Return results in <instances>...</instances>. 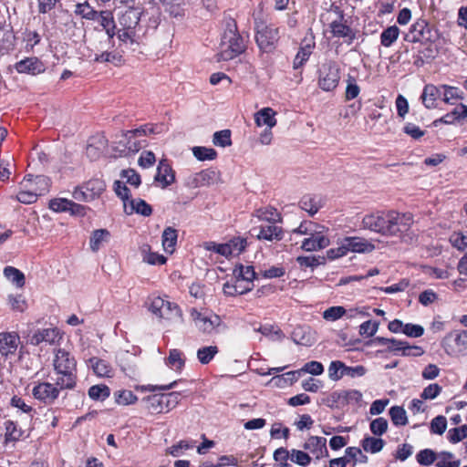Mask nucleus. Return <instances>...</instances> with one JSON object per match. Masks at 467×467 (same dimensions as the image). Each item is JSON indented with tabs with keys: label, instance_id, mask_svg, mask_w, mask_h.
I'll use <instances>...</instances> for the list:
<instances>
[{
	"label": "nucleus",
	"instance_id": "61",
	"mask_svg": "<svg viewBox=\"0 0 467 467\" xmlns=\"http://www.w3.org/2000/svg\"><path fill=\"white\" fill-rule=\"evenodd\" d=\"M213 142L215 146L227 147L232 145L231 130H223L213 134Z\"/></svg>",
	"mask_w": 467,
	"mask_h": 467
},
{
	"label": "nucleus",
	"instance_id": "34",
	"mask_svg": "<svg viewBox=\"0 0 467 467\" xmlns=\"http://www.w3.org/2000/svg\"><path fill=\"white\" fill-rule=\"evenodd\" d=\"M275 111L271 108H264L254 114V121L257 126H267L272 129L276 125V119L275 118Z\"/></svg>",
	"mask_w": 467,
	"mask_h": 467
},
{
	"label": "nucleus",
	"instance_id": "4",
	"mask_svg": "<svg viewBox=\"0 0 467 467\" xmlns=\"http://www.w3.org/2000/svg\"><path fill=\"white\" fill-rule=\"evenodd\" d=\"M414 223V217L410 213H400L389 210L387 218L386 236L403 239Z\"/></svg>",
	"mask_w": 467,
	"mask_h": 467
},
{
	"label": "nucleus",
	"instance_id": "51",
	"mask_svg": "<svg viewBox=\"0 0 467 467\" xmlns=\"http://www.w3.org/2000/svg\"><path fill=\"white\" fill-rule=\"evenodd\" d=\"M346 82L345 100L349 101L355 99L360 93V87L357 83L356 77L348 74Z\"/></svg>",
	"mask_w": 467,
	"mask_h": 467
},
{
	"label": "nucleus",
	"instance_id": "33",
	"mask_svg": "<svg viewBox=\"0 0 467 467\" xmlns=\"http://www.w3.org/2000/svg\"><path fill=\"white\" fill-rule=\"evenodd\" d=\"M161 132V125L154 123H146L140 127L133 130H129L124 132V136L128 139L148 136L150 134H159Z\"/></svg>",
	"mask_w": 467,
	"mask_h": 467
},
{
	"label": "nucleus",
	"instance_id": "16",
	"mask_svg": "<svg viewBox=\"0 0 467 467\" xmlns=\"http://www.w3.org/2000/svg\"><path fill=\"white\" fill-rule=\"evenodd\" d=\"M20 337L16 332H0V356L9 358L17 350Z\"/></svg>",
	"mask_w": 467,
	"mask_h": 467
},
{
	"label": "nucleus",
	"instance_id": "19",
	"mask_svg": "<svg viewBox=\"0 0 467 467\" xmlns=\"http://www.w3.org/2000/svg\"><path fill=\"white\" fill-rule=\"evenodd\" d=\"M308 235L309 237L305 238L301 244V248L306 252L322 250L330 244L329 238L323 232L314 229Z\"/></svg>",
	"mask_w": 467,
	"mask_h": 467
},
{
	"label": "nucleus",
	"instance_id": "13",
	"mask_svg": "<svg viewBox=\"0 0 467 467\" xmlns=\"http://www.w3.org/2000/svg\"><path fill=\"white\" fill-rule=\"evenodd\" d=\"M389 211H376L366 214L361 222L363 229L386 236Z\"/></svg>",
	"mask_w": 467,
	"mask_h": 467
},
{
	"label": "nucleus",
	"instance_id": "24",
	"mask_svg": "<svg viewBox=\"0 0 467 467\" xmlns=\"http://www.w3.org/2000/svg\"><path fill=\"white\" fill-rule=\"evenodd\" d=\"M56 379L54 382L63 390H73L77 387L78 373L65 369H54Z\"/></svg>",
	"mask_w": 467,
	"mask_h": 467
},
{
	"label": "nucleus",
	"instance_id": "1",
	"mask_svg": "<svg viewBox=\"0 0 467 467\" xmlns=\"http://www.w3.org/2000/svg\"><path fill=\"white\" fill-rule=\"evenodd\" d=\"M224 30L222 36L221 51L218 54V60H232L246 50L244 37L238 30L237 22L232 16H224Z\"/></svg>",
	"mask_w": 467,
	"mask_h": 467
},
{
	"label": "nucleus",
	"instance_id": "49",
	"mask_svg": "<svg viewBox=\"0 0 467 467\" xmlns=\"http://www.w3.org/2000/svg\"><path fill=\"white\" fill-rule=\"evenodd\" d=\"M88 393L91 400L103 401L109 397L110 389L105 384H98L91 386Z\"/></svg>",
	"mask_w": 467,
	"mask_h": 467
},
{
	"label": "nucleus",
	"instance_id": "17",
	"mask_svg": "<svg viewBox=\"0 0 467 467\" xmlns=\"http://www.w3.org/2000/svg\"><path fill=\"white\" fill-rule=\"evenodd\" d=\"M21 182L22 186H26L31 192L36 194V198L49 191V180L43 175L33 176L29 174L25 176Z\"/></svg>",
	"mask_w": 467,
	"mask_h": 467
},
{
	"label": "nucleus",
	"instance_id": "23",
	"mask_svg": "<svg viewBox=\"0 0 467 467\" xmlns=\"http://www.w3.org/2000/svg\"><path fill=\"white\" fill-rule=\"evenodd\" d=\"M303 448L309 451L317 460L328 456L327 439L319 436H310Z\"/></svg>",
	"mask_w": 467,
	"mask_h": 467
},
{
	"label": "nucleus",
	"instance_id": "46",
	"mask_svg": "<svg viewBox=\"0 0 467 467\" xmlns=\"http://www.w3.org/2000/svg\"><path fill=\"white\" fill-rule=\"evenodd\" d=\"M4 275L17 287H23L25 285L26 277L24 273L14 266H5L4 268Z\"/></svg>",
	"mask_w": 467,
	"mask_h": 467
},
{
	"label": "nucleus",
	"instance_id": "58",
	"mask_svg": "<svg viewBox=\"0 0 467 467\" xmlns=\"http://www.w3.org/2000/svg\"><path fill=\"white\" fill-rule=\"evenodd\" d=\"M437 459V453L431 449L420 450L416 454V460L420 465L429 466L435 462Z\"/></svg>",
	"mask_w": 467,
	"mask_h": 467
},
{
	"label": "nucleus",
	"instance_id": "31",
	"mask_svg": "<svg viewBox=\"0 0 467 467\" xmlns=\"http://www.w3.org/2000/svg\"><path fill=\"white\" fill-rule=\"evenodd\" d=\"M124 209L127 214H132L133 213H136L142 216L148 217L152 213V207L140 198H131L129 201V206L127 203H125Z\"/></svg>",
	"mask_w": 467,
	"mask_h": 467
},
{
	"label": "nucleus",
	"instance_id": "14",
	"mask_svg": "<svg viewBox=\"0 0 467 467\" xmlns=\"http://www.w3.org/2000/svg\"><path fill=\"white\" fill-rule=\"evenodd\" d=\"M3 445L5 447H15L16 444L27 438L26 430L19 426L18 422L13 420H6L3 423Z\"/></svg>",
	"mask_w": 467,
	"mask_h": 467
},
{
	"label": "nucleus",
	"instance_id": "60",
	"mask_svg": "<svg viewBox=\"0 0 467 467\" xmlns=\"http://www.w3.org/2000/svg\"><path fill=\"white\" fill-rule=\"evenodd\" d=\"M10 405L29 415L31 419L33 418L35 409L31 405L26 403V401L21 397L14 395L10 400Z\"/></svg>",
	"mask_w": 467,
	"mask_h": 467
},
{
	"label": "nucleus",
	"instance_id": "30",
	"mask_svg": "<svg viewBox=\"0 0 467 467\" xmlns=\"http://www.w3.org/2000/svg\"><path fill=\"white\" fill-rule=\"evenodd\" d=\"M259 221H265L269 223H281L282 214L276 208L271 205L260 207L254 211V214Z\"/></svg>",
	"mask_w": 467,
	"mask_h": 467
},
{
	"label": "nucleus",
	"instance_id": "18",
	"mask_svg": "<svg viewBox=\"0 0 467 467\" xmlns=\"http://www.w3.org/2000/svg\"><path fill=\"white\" fill-rule=\"evenodd\" d=\"M54 369H67L71 372H77V360L72 353L64 348H58L55 352L53 359Z\"/></svg>",
	"mask_w": 467,
	"mask_h": 467
},
{
	"label": "nucleus",
	"instance_id": "11",
	"mask_svg": "<svg viewBox=\"0 0 467 467\" xmlns=\"http://www.w3.org/2000/svg\"><path fill=\"white\" fill-rule=\"evenodd\" d=\"M189 313L195 327L203 335H212L223 323L221 317L215 313L207 316L195 307H192Z\"/></svg>",
	"mask_w": 467,
	"mask_h": 467
},
{
	"label": "nucleus",
	"instance_id": "10",
	"mask_svg": "<svg viewBox=\"0 0 467 467\" xmlns=\"http://www.w3.org/2000/svg\"><path fill=\"white\" fill-rule=\"evenodd\" d=\"M331 10L337 16V19L329 24L332 36L334 37L343 38L345 43L351 45L357 37L356 31L347 24L344 11L339 6L332 5Z\"/></svg>",
	"mask_w": 467,
	"mask_h": 467
},
{
	"label": "nucleus",
	"instance_id": "20",
	"mask_svg": "<svg viewBox=\"0 0 467 467\" xmlns=\"http://www.w3.org/2000/svg\"><path fill=\"white\" fill-rule=\"evenodd\" d=\"M154 181L157 182L162 189L167 188L171 184H172L175 181V172L172 170L171 164L168 160L162 159L159 161L157 171L154 176Z\"/></svg>",
	"mask_w": 467,
	"mask_h": 467
},
{
	"label": "nucleus",
	"instance_id": "28",
	"mask_svg": "<svg viewBox=\"0 0 467 467\" xmlns=\"http://www.w3.org/2000/svg\"><path fill=\"white\" fill-rule=\"evenodd\" d=\"M259 240L266 241H281L284 238V230L276 223H269L268 225H261L257 234Z\"/></svg>",
	"mask_w": 467,
	"mask_h": 467
},
{
	"label": "nucleus",
	"instance_id": "55",
	"mask_svg": "<svg viewBox=\"0 0 467 467\" xmlns=\"http://www.w3.org/2000/svg\"><path fill=\"white\" fill-rule=\"evenodd\" d=\"M234 275L246 283H253L254 279L256 277V273L254 272V267L251 265L244 266L243 265H239L234 268Z\"/></svg>",
	"mask_w": 467,
	"mask_h": 467
},
{
	"label": "nucleus",
	"instance_id": "9",
	"mask_svg": "<svg viewBox=\"0 0 467 467\" xmlns=\"http://www.w3.org/2000/svg\"><path fill=\"white\" fill-rule=\"evenodd\" d=\"M106 190V183L102 179L93 178L74 189L72 196L81 202H91L100 197Z\"/></svg>",
	"mask_w": 467,
	"mask_h": 467
},
{
	"label": "nucleus",
	"instance_id": "41",
	"mask_svg": "<svg viewBox=\"0 0 467 467\" xmlns=\"http://www.w3.org/2000/svg\"><path fill=\"white\" fill-rule=\"evenodd\" d=\"M216 175L217 173L214 170H202L195 174L193 178V183L196 187L209 186L214 183Z\"/></svg>",
	"mask_w": 467,
	"mask_h": 467
},
{
	"label": "nucleus",
	"instance_id": "22",
	"mask_svg": "<svg viewBox=\"0 0 467 467\" xmlns=\"http://www.w3.org/2000/svg\"><path fill=\"white\" fill-rule=\"evenodd\" d=\"M16 70L20 74L38 75L46 70L44 63L36 57H26L15 64Z\"/></svg>",
	"mask_w": 467,
	"mask_h": 467
},
{
	"label": "nucleus",
	"instance_id": "59",
	"mask_svg": "<svg viewBox=\"0 0 467 467\" xmlns=\"http://www.w3.org/2000/svg\"><path fill=\"white\" fill-rule=\"evenodd\" d=\"M467 438V425H462L461 427L450 429L447 434L448 441L456 444Z\"/></svg>",
	"mask_w": 467,
	"mask_h": 467
},
{
	"label": "nucleus",
	"instance_id": "32",
	"mask_svg": "<svg viewBox=\"0 0 467 467\" xmlns=\"http://www.w3.org/2000/svg\"><path fill=\"white\" fill-rule=\"evenodd\" d=\"M441 88V101H443L446 104L456 105L458 101H461L464 99L463 91L458 87L442 84Z\"/></svg>",
	"mask_w": 467,
	"mask_h": 467
},
{
	"label": "nucleus",
	"instance_id": "27",
	"mask_svg": "<svg viewBox=\"0 0 467 467\" xmlns=\"http://www.w3.org/2000/svg\"><path fill=\"white\" fill-rule=\"evenodd\" d=\"M144 409L151 415L167 413L163 394H152L142 399Z\"/></svg>",
	"mask_w": 467,
	"mask_h": 467
},
{
	"label": "nucleus",
	"instance_id": "42",
	"mask_svg": "<svg viewBox=\"0 0 467 467\" xmlns=\"http://www.w3.org/2000/svg\"><path fill=\"white\" fill-rule=\"evenodd\" d=\"M109 236L110 234L107 229H98L93 231L89 239V246L92 252H98L102 244L109 240Z\"/></svg>",
	"mask_w": 467,
	"mask_h": 467
},
{
	"label": "nucleus",
	"instance_id": "5",
	"mask_svg": "<svg viewBox=\"0 0 467 467\" xmlns=\"http://www.w3.org/2000/svg\"><path fill=\"white\" fill-rule=\"evenodd\" d=\"M29 386H32L31 395L33 399L44 406L55 404L62 392L55 382L52 383L43 379L33 380Z\"/></svg>",
	"mask_w": 467,
	"mask_h": 467
},
{
	"label": "nucleus",
	"instance_id": "53",
	"mask_svg": "<svg viewBox=\"0 0 467 467\" xmlns=\"http://www.w3.org/2000/svg\"><path fill=\"white\" fill-rule=\"evenodd\" d=\"M389 413L395 426H405L408 423L406 410L403 407L393 406L389 409Z\"/></svg>",
	"mask_w": 467,
	"mask_h": 467
},
{
	"label": "nucleus",
	"instance_id": "56",
	"mask_svg": "<svg viewBox=\"0 0 467 467\" xmlns=\"http://www.w3.org/2000/svg\"><path fill=\"white\" fill-rule=\"evenodd\" d=\"M167 364L172 368L181 370L185 365L182 352L176 348L171 349L167 358Z\"/></svg>",
	"mask_w": 467,
	"mask_h": 467
},
{
	"label": "nucleus",
	"instance_id": "47",
	"mask_svg": "<svg viewBox=\"0 0 467 467\" xmlns=\"http://www.w3.org/2000/svg\"><path fill=\"white\" fill-rule=\"evenodd\" d=\"M400 28L397 26H388L380 34V44L385 47H391L400 36Z\"/></svg>",
	"mask_w": 467,
	"mask_h": 467
},
{
	"label": "nucleus",
	"instance_id": "12",
	"mask_svg": "<svg viewBox=\"0 0 467 467\" xmlns=\"http://www.w3.org/2000/svg\"><path fill=\"white\" fill-rule=\"evenodd\" d=\"M340 80V69L335 61L322 66L318 71V87L324 91L335 90Z\"/></svg>",
	"mask_w": 467,
	"mask_h": 467
},
{
	"label": "nucleus",
	"instance_id": "39",
	"mask_svg": "<svg viewBox=\"0 0 467 467\" xmlns=\"http://www.w3.org/2000/svg\"><path fill=\"white\" fill-rule=\"evenodd\" d=\"M299 205L302 210L307 212L310 215L316 214L322 207L321 199L310 194L304 195L299 202Z\"/></svg>",
	"mask_w": 467,
	"mask_h": 467
},
{
	"label": "nucleus",
	"instance_id": "50",
	"mask_svg": "<svg viewBox=\"0 0 467 467\" xmlns=\"http://www.w3.org/2000/svg\"><path fill=\"white\" fill-rule=\"evenodd\" d=\"M218 352L219 348L217 346L202 347L197 350V358L201 364L207 365L213 359Z\"/></svg>",
	"mask_w": 467,
	"mask_h": 467
},
{
	"label": "nucleus",
	"instance_id": "25",
	"mask_svg": "<svg viewBox=\"0 0 467 467\" xmlns=\"http://www.w3.org/2000/svg\"><path fill=\"white\" fill-rule=\"evenodd\" d=\"M344 239L348 252L366 254L375 249V245L363 237L347 236Z\"/></svg>",
	"mask_w": 467,
	"mask_h": 467
},
{
	"label": "nucleus",
	"instance_id": "62",
	"mask_svg": "<svg viewBox=\"0 0 467 467\" xmlns=\"http://www.w3.org/2000/svg\"><path fill=\"white\" fill-rule=\"evenodd\" d=\"M345 453L352 459V465L355 466L358 462L359 463H367L368 458L366 454H364L360 448L358 447H348L345 450Z\"/></svg>",
	"mask_w": 467,
	"mask_h": 467
},
{
	"label": "nucleus",
	"instance_id": "2",
	"mask_svg": "<svg viewBox=\"0 0 467 467\" xmlns=\"http://www.w3.org/2000/svg\"><path fill=\"white\" fill-rule=\"evenodd\" d=\"M254 39L263 53H273L280 40V28L273 23H267L263 17H254Z\"/></svg>",
	"mask_w": 467,
	"mask_h": 467
},
{
	"label": "nucleus",
	"instance_id": "3",
	"mask_svg": "<svg viewBox=\"0 0 467 467\" xmlns=\"http://www.w3.org/2000/svg\"><path fill=\"white\" fill-rule=\"evenodd\" d=\"M147 306L148 310L161 322L171 323L182 319V311L179 305L161 296L149 297Z\"/></svg>",
	"mask_w": 467,
	"mask_h": 467
},
{
	"label": "nucleus",
	"instance_id": "21",
	"mask_svg": "<svg viewBox=\"0 0 467 467\" xmlns=\"http://www.w3.org/2000/svg\"><path fill=\"white\" fill-rule=\"evenodd\" d=\"M442 88L441 85L426 84L423 87L420 99L423 106L428 109H433L438 107V100H441Z\"/></svg>",
	"mask_w": 467,
	"mask_h": 467
},
{
	"label": "nucleus",
	"instance_id": "64",
	"mask_svg": "<svg viewBox=\"0 0 467 467\" xmlns=\"http://www.w3.org/2000/svg\"><path fill=\"white\" fill-rule=\"evenodd\" d=\"M450 242L454 248L459 251H464L467 249V233H453L450 237Z\"/></svg>",
	"mask_w": 467,
	"mask_h": 467
},
{
	"label": "nucleus",
	"instance_id": "7",
	"mask_svg": "<svg viewBox=\"0 0 467 467\" xmlns=\"http://www.w3.org/2000/svg\"><path fill=\"white\" fill-rule=\"evenodd\" d=\"M362 393L358 389L336 390L322 399V404L334 410L344 408L348 404L359 403Z\"/></svg>",
	"mask_w": 467,
	"mask_h": 467
},
{
	"label": "nucleus",
	"instance_id": "35",
	"mask_svg": "<svg viewBox=\"0 0 467 467\" xmlns=\"http://www.w3.org/2000/svg\"><path fill=\"white\" fill-rule=\"evenodd\" d=\"M98 12L99 11L96 10L87 0L83 2H78L74 8V14L76 16H80L82 19L88 21H97Z\"/></svg>",
	"mask_w": 467,
	"mask_h": 467
},
{
	"label": "nucleus",
	"instance_id": "6",
	"mask_svg": "<svg viewBox=\"0 0 467 467\" xmlns=\"http://www.w3.org/2000/svg\"><path fill=\"white\" fill-rule=\"evenodd\" d=\"M54 24L74 41L84 36V29L74 19L73 15L65 8L59 9L54 14Z\"/></svg>",
	"mask_w": 467,
	"mask_h": 467
},
{
	"label": "nucleus",
	"instance_id": "15",
	"mask_svg": "<svg viewBox=\"0 0 467 467\" xmlns=\"http://www.w3.org/2000/svg\"><path fill=\"white\" fill-rule=\"evenodd\" d=\"M61 339L62 334L57 327H48L35 331L29 337V343L33 346H38L43 342L55 345Z\"/></svg>",
	"mask_w": 467,
	"mask_h": 467
},
{
	"label": "nucleus",
	"instance_id": "26",
	"mask_svg": "<svg viewBox=\"0 0 467 467\" xmlns=\"http://www.w3.org/2000/svg\"><path fill=\"white\" fill-rule=\"evenodd\" d=\"M314 39H304L293 61V68H301L309 59L315 48Z\"/></svg>",
	"mask_w": 467,
	"mask_h": 467
},
{
	"label": "nucleus",
	"instance_id": "36",
	"mask_svg": "<svg viewBox=\"0 0 467 467\" xmlns=\"http://www.w3.org/2000/svg\"><path fill=\"white\" fill-rule=\"evenodd\" d=\"M15 35L11 26H0V52L7 53L14 48Z\"/></svg>",
	"mask_w": 467,
	"mask_h": 467
},
{
	"label": "nucleus",
	"instance_id": "43",
	"mask_svg": "<svg viewBox=\"0 0 467 467\" xmlns=\"http://www.w3.org/2000/svg\"><path fill=\"white\" fill-rule=\"evenodd\" d=\"M22 39L26 44V49L29 51L33 50L36 45L40 44L42 36L37 30L26 27L22 33Z\"/></svg>",
	"mask_w": 467,
	"mask_h": 467
},
{
	"label": "nucleus",
	"instance_id": "44",
	"mask_svg": "<svg viewBox=\"0 0 467 467\" xmlns=\"http://www.w3.org/2000/svg\"><path fill=\"white\" fill-rule=\"evenodd\" d=\"M225 246L228 247V258L232 255H239L243 253L247 246V239L241 236L233 237L227 243Z\"/></svg>",
	"mask_w": 467,
	"mask_h": 467
},
{
	"label": "nucleus",
	"instance_id": "54",
	"mask_svg": "<svg viewBox=\"0 0 467 467\" xmlns=\"http://www.w3.org/2000/svg\"><path fill=\"white\" fill-rule=\"evenodd\" d=\"M193 156L201 161H213L217 158V151L213 148L196 146L192 149Z\"/></svg>",
	"mask_w": 467,
	"mask_h": 467
},
{
	"label": "nucleus",
	"instance_id": "8",
	"mask_svg": "<svg viewBox=\"0 0 467 467\" xmlns=\"http://www.w3.org/2000/svg\"><path fill=\"white\" fill-rule=\"evenodd\" d=\"M441 347L451 357L467 355V329L448 333L441 341Z\"/></svg>",
	"mask_w": 467,
	"mask_h": 467
},
{
	"label": "nucleus",
	"instance_id": "57",
	"mask_svg": "<svg viewBox=\"0 0 467 467\" xmlns=\"http://www.w3.org/2000/svg\"><path fill=\"white\" fill-rule=\"evenodd\" d=\"M345 363L341 360H333L327 368V375L332 381H338L343 378Z\"/></svg>",
	"mask_w": 467,
	"mask_h": 467
},
{
	"label": "nucleus",
	"instance_id": "37",
	"mask_svg": "<svg viewBox=\"0 0 467 467\" xmlns=\"http://www.w3.org/2000/svg\"><path fill=\"white\" fill-rule=\"evenodd\" d=\"M426 29H428V25L425 21H418L410 26V32L406 34L404 40L410 43L420 42L425 37L424 32Z\"/></svg>",
	"mask_w": 467,
	"mask_h": 467
},
{
	"label": "nucleus",
	"instance_id": "48",
	"mask_svg": "<svg viewBox=\"0 0 467 467\" xmlns=\"http://www.w3.org/2000/svg\"><path fill=\"white\" fill-rule=\"evenodd\" d=\"M385 445V441L381 438L365 437L361 441L362 449L370 453L379 452Z\"/></svg>",
	"mask_w": 467,
	"mask_h": 467
},
{
	"label": "nucleus",
	"instance_id": "29",
	"mask_svg": "<svg viewBox=\"0 0 467 467\" xmlns=\"http://www.w3.org/2000/svg\"><path fill=\"white\" fill-rule=\"evenodd\" d=\"M97 21H99L100 26L105 30L109 39H112L116 35V24L114 16L109 10H100L97 13Z\"/></svg>",
	"mask_w": 467,
	"mask_h": 467
},
{
	"label": "nucleus",
	"instance_id": "38",
	"mask_svg": "<svg viewBox=\"0 0 467 467\" xmlns=\"http://www.w3.org/2000/svg\"><path fill=\"white\" fill-rule=\"evenodd\" d=\"M139 22V14L134 9L126 10L119 18V23L121 28H127L129 30H135Z\"/></svg>",
	"mask_w": 467,
	"mask_h": 467
},
{
	"label": "nucleus",
	"instance_id": "45",
	"mask_svg": "<svg viewBox=\"0 0 467 467\" xmlns=\"http://www.w3.org/2000/svg\"><path fill=\"white\" fill-rule=\"evenodd\" d=\"M178 234L172 227H167L162 233V245L166 252L172 253L177 244Z\"/></svg>",
	"mask_w": 467,
	"mask_h": 467
},
{
	"label": "nucleus",
	"instance_id": "52",
	"mask_svg": "<svg viewBox=\"0 0 467 467\" xmlns=\"http://www.w3.org/2000/svg\"><path fill=\"white\" fill-rule=\"evenodd\" d=\"M114 397L116 403L122 406L134 404L138 400V397L130 389L118 390Z\"/></svg>",
	"mask_w": 467,
	"mask_h": 467
},
{
	"label": "nucleus",
	"instance_id": "63",
	"mask_svg": "<svg viewBox=\"0 0 467 467\" xmlns=\"http://www.w3.org/2000/svg\"><path fill=\"white\" fill-rule=\"evenodd\" d=\"M346 313L347 310L344 306H330L323 312V318L327 321H336L341 318Z\"/></svg>",
	"mask_w": 467,
	"mask_h": 467
},
{
	"label": "nucleus",
	"instance_id": "40",
	"mask_svg": "<svg viewBox=\"0 0 467 467\" xmlns=\"http://www.w3.org/2000/svg\"><path fill=\"white\" fill-rule=\"evenodd\" d=\"M88 364L94 373L99 377H109L112 371L111 366L106 360L93 357L88 359Z\"/></svg>",
	"mask_w": 467,
	"mask_h": 467
}]
</instances>
